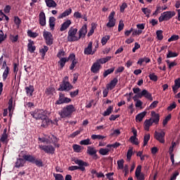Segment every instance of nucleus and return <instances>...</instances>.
<instances>
[{
  "instance_id": "nucleus-1",
  "label": "nucleus",
  "mask_w": 180,
  "mask_h": 180,
  "mask_svg": "<svg viewBox=\"0 0 180 180\" xmlns=\"http://www.w3.org/2000/svg\"><path fill=\"white\" fill-rule=\"evenodd\" d=\"M19 157L21 158L16 159L15 168H22V167H25V164H26V162L34 164L36 167H38L39 168L44 167V164H43V160L41 159H37L34 155L27 154V151H21Z\"/></svg>"
},
{
  "instance_id": "nucleus-2",
  "label": "nucleus",
  "mask_w": 180,
  "mask_h": 180,
  "mask_svg": "<svg viewBox=\"0 0 180 180\" xmlns=\"http://www.w3.org/2000/svg\"><path fill=\"white\" fill-rule=\"evenodd\" d=\"M72 161L79 166H70L68 167V171H77V169H80L82 172H85V167H89V162H84V160L78 158H75L72 159Z\"/></svg>"
},
{
  "instance_id": "nucleus-3",
  "label": "nucleus",
  "mask_w": 180,
  "mask_h": 180,
  "mask_svg": "<svg viewBox=\"0 0 180 180\" xmlns=\"http://www.w3.org/2000/svg\"><path fill=\"white\" fill-rule=\"evenodd\" d=\"M71 89H74V86H72V84L70 83L68 77L65 76L63 78L62 83L60 84L58 91H64L65 92H70Z\"/></svg>"
},
{
  "instance_id": "nucleus-4",
  "label": "nucleus",
  "mask_w": 180,
  "mask_h": 180,
  "mask_svg": "<svg viewBox=\"0 0 180 180\" xmlns=\"http://www.w3.org/2000/svg\"><path fill=\"white\" fill-rule=\"evenodd\" d=\"M77 109L74 106V105H68L63 108L61 110L60 115V117L64 119L65 117H70L74 112H76Z\"/></svg>"
},
{
  "instance_id": "nucleus-5",
  "label": "nucleus",
  "mask_w": 180,
  "mask_h": 180,
  "mask_svg": "<svg viewBox=\"0 0 180 180\" xmlns=\"http://www.w3.org/2000/svg\"><path fill=\"white\" fill-rule=\"evenodd\" d=\"M30 114L36 120L47 119V112L44 110H35L34 112H31Z\"/></svg>"
},
{
  "instance_id": "nucleus-6",
  "label": "nucleus",
  "mask_w": 180,
  "mask_h": 180,
  "mask_svg": "<svg viewBox=\"0 0 180 180\" xmlns=\"http://www.w3.org/2000/svg\"><path fill=\"white\" fill-rule=\"evenodd\" d=\"M78 29L71 27L68 32V41H78L80 39L79 36H77Z\"/></svg>"
},
{
  "instance_id": "nucleus-7",
  "label": "nucleus",
  "mask_w": 180,
  "mask_h": 180,
  "mask_svg": "<svg viewBox=\"0 0 180 180\" xmlns=\"http://www.w3.org/2000/svg\"><path fill=\"white\" fill-rule=\"evenodd\" d=\"M176 13L175 11H165L161 13V15L159 17V22L161 23L164 21L169 20V19H172L174 16H175Z\"/></svg>"
},
{
  "instance_id": "nucleus-8",
  "label": "nucleus",
  "mask_w": 180,
  "mask_h": 180,
  "mask_svg": "<svg viewBox=\"0 0 180 180\" xmlns=\"http://www.w3.org/2000/svg\"><path fill=\"white\" fill-rule=\"evenodd\" d=\"M71 98L65 97L64 94L59 93L58 100L56 101V105H63V103H70Z\"/></svg>"
},
{
  "instance_id": "nucleus-9",
  "label": "nucleus",
  "mask_w": 180,
  "mask_h": 180,
  "mask_svg": "<svg viewBox=\"0 0 180 180\" xmlns=\"http://www.w3.org/2000/svg\"><path fill=\"white\" fill-rule=\"evenodd\" d=\"M154 137L158 141H159V143H162V144H164V143H165V132H164L163 131H162L161 132L155 131L154 134Z\"/></svg>"
},
{
  "instance_id": "nucleus-10",
  "label": "nucleus",
  "mask_w": 180,
  "mask_h": 180,
  "mask_svg": "<svg viewBox=\"0 0 180 180\" xmlns=\"http://www.w3.org/2000/svg\"><path fill=\"white\" fill-rule=\"evenodd\" d=\"M43 37L47 46H51V44H53V34L51 32L45 31L44 32Z\"/></svg>"
},
{
  "instance_id": "nucleus-11",
  "label": "nucleus",
  "mask_w": 180,
  "mask_h": 180,
  "mask_svg": "<svg viewBox=\"0 0 180 180\" xmlns=\"http://www.w3.org/2000/svg\"><path fill=\"white\" fill-rule=\"evenodd\" d=\"M39 148L40 150H42L46 154H54V151H56V148H53V146L51 145H48V146H42L39 145Z\"/></svg>"
},
{
  "instance_id": "nucleus-12",
  "label": "nucleus",
  "mask_w": 180,
  "mask_h": 180,
  "mask_svg": "<svg viewBox=\"0 0 180 180\" xmlns=\"http://www.w3.org/2000/svg\"><path fill=\"white\" fill-rule=\"evenodd\" d=\"M86 33H88V25L85 24L78 31L79 39H84L86 36Z\"/></svg>"
},
{
  "instance_id": "nucleus-13",
  "label": "nucleus",
  "mask_w": 180,
  "mask_h": 180,
  "mask_svg": "<svg viewBox=\"0 0 180 180\" xmlns=\"http://www.w3.org/2000/svg\"><path fill=\"white\" fill-rule=\"evenodd\" d=\"M93 42L90 41L86 48L84 49V54L86 56H94L95 54V51H92Z\"/></svg>"
},
{
  "instance_id": "nucleus-14",
  "label": "nucleus",
  "mask_w": 180,
  "mask_h": 180,
  "mask_svg": "<svg viewBox=\"0 0 180 180\" xmlns=\"http://www.w3.org/2000/svg\"><path fill=\"white\" fill-rule=\"evenodd\" d=\"M112 89H113V80H111L110 82L106 85V89L103 90V98H106L108 94H109V91H112Z\"/></svg>"
},
{
  "instance_id": "nucleus-15",
  "label": "nucleus",
  "mask_w": 180,
  "mask_h": 180,
  "mask_svg": "<svg viewBox=\"0 0 180 180\" xmlns=\"http://www.w3.org/2000/svg\"><path fill=\"white\" fill-rule=\"evenodd\" d=\"M86 153L87 154H89V155H94V158H95V160H98V155L96 154V153H98V150H96L95 148L88 146Z\"/></svg>"
},
{
  "instance_id": "nucleus-16",
  "label": "nucleus",
  "mask_w": 180,
  "mask_h": 180,
  "mask_svg": "<svg viewBox=\"0 0 180 180\" xmlns=\"http://www.w3.org/2000/svg\"><path fill=\"white\" fill-rule=\"evenodd\" d=\"M152 117L150 118L151 121L155 124H158L160 123V114H157L155 111L151 112Z\"/></svg>"
},
{
  "instance_id": "nucleus-17",
  "label": "nucleus",
  "mask_w": 180,
  "mask_h": 180,
  "mask_svg": "<svg viewBox=\"0 0 180 180\" xmlns=\"http://www.w3.org/2000/svg\"><path fill=\"white\" fill-rule=\"evenodd\" d=\"M101 64H98L97 62H95L93 63L91 71L93 72V74H98L99 71H101Z\"/></svg>"
},
{
  "instance_id": "nucleus-18",
  "label": "nucleus",
  "mask_w": 180,
  "mask_h": 180,
  "mask_svg": "<svg viewBox=\"0 0 180 180\" xmlns=\"http://www.w3.org/2000/svg\"><path fill=\"white\" fill-rule=\"evenodd\" d=\"M72 13V9L69 8L68 9L65 10L63 13L60 14L58 17V19H64V18H67V16H70Z\"/></svg>"
},
{
  "instance_id": "nucleus-19",
  "label": "nucleus",
  "mask_w": 180,
  "mask_h": 180,
  "mask_svg": "<svg viewBox=\"0 0 180 180\" xmlns=\"http://www.w3.org/2000/svg\"><path fill=\"white\" fill-rule=\"evenodd\" d=\"M39 25L41 26H46V13L44 12H41L39 15Z\"/></svg>"
},
{
  "instance_id": "nucleus-20",
  "label": "nucleus",
  "mask_w": 180,
  "mask_h": 180,
  "mask_svg": "<svg viewBox=\"0 0 180 180\" xmlns=\"http://www.w3.org/2000/svg\"><path fill=\"white\" fill-rule=\"evenodd\" d=\"M25 89L27 96H33V92H34V86L30 84L29 86H26Z\"/></svg>"
},
{
  "instance_id": "nucleus-21",
  "label": "nucleus",
  "mask_w": 180,
  "mask_h": 180,
  "mask_svg": "<svg viewBox=\"0 0 180 180\" xmlns=\"http://www.w3.org/2000/svg\"><path fill=\"white\" fill-rule=\"evenodd\" d=\"M180 88V77L174 80V85L172 86V91L174 94L178 92V89Z\"/></svg>"
},
{
  "instance_id": "nucleus-22",
  "label": "nucleus",
  "mask_w": 180,
  "mask_h": 180,
  "mask_svg": "<svg viewBox=\"0 0 180 180\" xmlns=\"http://www.w3.org/2000/svg\"><path fill=\"white\" fill-rule=\"evenodd\" d=\"M30 42L27 44V50L30 51V53H33L34 51H36V46H33L34 44V41L30 40Z\"/></svg>"
},
{
  "instance_id": "nucleus-23",
  "label": "nucleus",
  "mask_w": 180,
  "mask_h": 180,
  "mask_svg": "<svg viewBox=\"0 0 180 180\" xmlns=\"http://www.w3.org/2000/svg\"><path fill=\"white\" fill-rule=\"evenodd\" d=\"M8 110L9 112V116L10 117H12V109H15V106H13V98H11L8 103Z\"/></svg>"
},
{
  "instance_id": "nucleus-24",
  "label": "nucleus",
  "mask_w": 180,
  "mask_h": 180,
  "mask_svg": "<svg viewBox=\"0 0 180 180\" xmlns=\"http://www.w3.org/2000/svg\"><path fill=\"white\" fill-rule=\"evenodd\" d=\"M70 25H71V21L70 20H66L61 25L60 31L64 32V30H67V29H68V27H70Z\"/></svg>"
},
{
  "instance_id": "nucleus-25",
  "label": "nucleus",
  "mask_w": 180,
  "mask_h": 180,
  "mask_svg": "<svg viewBox=\"0 0 180 180\" xmlns=\"http://www.w3.org/2000/svg\"><path fill=\"white\" fill-rule=\"evenodd\" d=\"M153 121L149 119V120H146V121L144 122V129L146 131H150V127L153 126Z\"/></svg>"
},
{
  "instance_id": "nucleus-26",
  "label": "nucleus",
  "mask_w": 180,
  "mask_h": 180,
  "mask_svg": "<svg viewBox=\"0 0 180 180\" xmlns=\"http://www.w3.org/2000/svg\"><path fill=\"white\" fill-rule=\"evenodd\" d=\"M143 97L146 99H148V101H153V94L151 93L148 92L146 89L142 90Z\"/></svg>"
},
{
  "instance_id": "nucleus-27",
  "label": "nucleus",
  "mask_w": 180,
  "mask_h": 180,
  "mask_svg": "<svg viewBox=\"0 0 180 180\" xmlns=\"http://www.w3.org/2000/svg\"><path fill=\"white\" fill-rule=\"evenodd\" d=\"M45 4L48 8H56L57 3L54 0H45Z\"/></svg>"
},
{
  "instance_id": "nucleus-28",
  "label": "nucleus",
  "mask_w": 180,
  "mask_h": 180,
  "mask_svg": "<svg viewBox=\"0 0 180 180\" xmlns=\"http://www.w3.org/2000/svg\"><path fill=\"white\" fill-rule=\"evenodd\" d=\"M49 23V27L51 30L52 31L54 30V27H56V18L50 17Z\"/></svg>"
},
{
  "instance_id": "nucleus-29",
  "label": "nucleus",
  "mask_w": 180,
  "mask_h": 180,
  "mask_svg": "<svg viewBox=\"0 0 180 180\" xmlns=\"http://www.w3.org/2000/svg\"><path fill=\"white\" fill-rule=\"evenodd\" d=\"M8 129L6 128L4 129L3 134L1 135V137L0 139V141L1 143H5L6 140H8Z\"/></svg>"
},
{
  "instance_id": "nucleus-30",
  "label": "nucleus",
  "mask_w": 180,
  "mask_h": 180,
  "mask_svg": "<svg viewBox=\"0 0 180 180\" xmlns=\"http://www.w3.org/2000/svg\"><path fill=\"white\" fill-rule=\"evenodd\" d=\"M147 115V112L144 111L139 114H138L136 116V122H143V119H144V117Z\"/></svg>"
},
{
  "instance_id": "nucleus-31",
  "label": "nucleus",
  "mask_w": 180,
  "mask_h": 180,
  "mask_svg": "<svg viewBox=\"0 0 180 180\" xmlns=\"http://www.w3.org/2000/svg\"><path fill=\"white\" fill-rule=\"evenodd\" d=\"M110 58H112L111 56H106L105 58H101L96 60V63L98 64H105V63H108V61L110 60Z\"/></svg>"
},
{
  "instance_id": "nucleus-32",
  "label": "nucleus",
  "mask_w": 180,
  "mask_h": 180,
  "mask_svg": "<svg viewBox=\"0 0 180 180\" xmlns=\"http://www.w3.org/2000/svg\"><path fill=\"white\" fill-rule=\"evenodd\" d=\"M109 22L107 23V27H113V11H112L108 17Z\"/></svg>"
},
{
  "instance_id": "nucleus-33",
  "label": "nucleus",
  "mask_w": 180,
  "mask_h": 180,
  "mask_svg": "<svg viewBox=\"0 0 180 180\" xmlns=\"http://www.w3.org/2000/svg\"><path fill=\"white\" fill-rule=\"evenodd\" d=\"M72 148L75 151V153H81V151H82V150H84V148L79 145L77 144H74L72 146Z\"/></svg>"
},
{
  "instance_id": "nucleus-34",
  "label": "nucleus",
  "mask_w": 180,
  "mask_h": 180,
  "mask_svg": "<svg viewBox=\"0 0 180 180\" xmlns=\"http://www.w3.org/2000/svg\"><path fill=\"white\" fill-rule=\"evenodd\" d=\"M65 63H68V60L67 58H61L60 60L58 62L60 68H64V65H65Z\"/></svg>"
},
{
  "instance_id": "nucleus-35",
  "label": "nucleus",
  "mask_w": 180,
  "mask_h": 180,
  "mask_svg": "<svg viewBox=\"0 0 180 180\" xmlns=\"http://www.w3.org/2000/svg\"><path fill=\"white\" fill-rule=\"evenodd\" d=\"M27 34L28 37H32V39H36L37 36H39V34L37 32H33L31 30H28L27 32Z\"/></svg>"
},
{
  "instance_id": "nucleus-36",
  "label": "nucleus",
  "mask_w": 180,
  "mask_h": 180,
  "mask_svg": "<svg viewBox=\"0 0 180 180\" xmlns=\"http://www.w3.org/2000/svg\"><path fill=\"white\" fill-rule=\"evenodd\" d=\"M178 53L172 52V51H168V53L167 54V58H174L175 57H178Z\"/></svg>"
},
{
  "instance_id": "nucleus-37",
  "label": "nucleus",
  "mask_w": 180,
  "mask_h": 180,
  "mask_svg": "<svg viewBox=\"0 0 180 180\" xmlns=\"http://www.w3.org/2000/svg\"><path fill=\"white\" fill-rule=\"evenodd\" d=\"M9 71H11V69L9 67L6 66L4 73H3V81H6V78H8V75L9 74Z\"/></svg>"
},
{
  "instance_id": "nucleus-38",
  "label": "nucleus",
  "mask_w": 180,
  "mask_h": 180,
  "mask_svg": "<svg viewBox=\"0 0 180 180\" xmlns=\"http://www.w3.org/2000/svg\"><path fill=\"white\" fill-rule=\"evenodd\" d=\"M49 51V46H44V48H42L40 50V53L41 54V57L42 58H44V57L46 56V53Z\"/></svg>"
},
{
  "instance_id": "nucleus-39",
  "label": "nucleus",
  "mask_w": 180,
  "mask_h": 180,
  "mask_svg": "<svg viewBox=\"0 0 180 180\" xmlns=\"http://www.w3.org/2000/svg\"><path fill=\"white\" fill-rule=\"evenodd\" d=\"M110 150L109 148H101L98 151L99 154L101 155H108Z\"/></svg>"
},
{
  "instance_id": "nucleus-40",
  "label": "nucleus",
  "mask_w": 180,
  "mask_h": 180,
  "mask_svg": "<svg viewBox=\"0 0 180 180\" xmlns=\"http://www.w3.org/2000/svg\"><path fill=\"white\" fill-rule=\"evenodd\" d=\"M112 110H113V106H109L107 110L103 112V116H109L112 113Z\"/></svg>"
},
{
  "instance_id": "nucleus-41",
  "label": "nucleus",
  "mask_w": 180,
  "mask_h": 180,
  "mask_svg": "<svg viewBox=\"0 0 180 180\" xmlns=\"http://www.w3.org/2000/svg\"><path fill=\"white\" fill-rule=\"evenodd\" d=\"M79 144L81 146H89V145L92 144V143L91 142V139H87L82 140L79 142Z\"/></svg>"
},
{
  "instance_id": "nucleus-42",
  "label": "nucleus",
  "mask_w": 180,
  "mask_h": 180,
  "mask_svg": "<svg viewBox=\"0 0 180 180\" xmlns=\"http://www.w3.org/2000/svg\"><path fill=\"white\" fill-rule=\"evenodd\" d=\"M148 77L150 81H154V82H157L158 81V76L155 75V73H150Z\"/></svg>"
},
{
  "instance_id": "nucleus-43",
  "label": "nucleus",
  "mask_w": 180,
  "mask_h": 180,
  "mask_svg": "<svg viewBox=\"0 0 180 180\" xmlns=\"http://www.w3.org/2000/svg\"><path fill=\"white\" fill-rule=\"evenodd\" d=\"M150 134H146L143 137V147H146L150 141Z\"/></svg>"
},
{
  "instance_id": "nucleus-44",
  "label": "nucleus",
  "mask_w": 180,
  "mask_h": 180,
  "mask_svg": "<svg viewBox=\"0 0 180 180\" xmlns=\"http://www.w3.org/2000/svg\"><path fill=\"white\" fill-rule=\"evenodd\" d=\"M42 120V123H41V127H47V126H49L50 124V120H49V118H45Z\"/></svg>"
},
{
  "instance_id": "nucleus-45",
  "label": "nucleus",
  "mask_w": 180,
  "mask_h": 180,
  "mask_svg": "<svg viewBox=\"0 0 180 180\" xmlns=\"http://www.w3.org/2000/svg\"><path fill=\"white\" fill-rule=\"evenodd\" d=\"M10 40L12 43H16L19 40V35L10 34Z\"/></svg>"
},
{
  "instance_id": "nucleus-46",
  "label": "nucleus",
  "mask_w": 180,
  "mask_h": 180,
  "mask_svg": "<svg viewBox=\"0 0 180 180\" xmlns=\"http://www.w3.org/2000/svg\"><path fill=\"white\" fill-rule=\"evenodd\" d=\"M162 30H158L156 32V36H157V39L158 40H162V39H164V35H162Z\"/></svg>"
},
{
  "instance_id": "nucleus-47",
  "label": "nucleus",
  "mask_w": 180,
  "mask_h": 180,
  "mask_svg": "<svg viewBox=\"0 0 180 180\" xmlns=\"http://www.w3.org/2000/svg\"><path fill=\"white\" fill-rule=\"evenodd\" d=\"M91 139L92 140H103V139H105V136L102 135L93 134L91 135Z\"/></svg>"
},
{
  "instance_id": "nucleus-48",
  "label": "nucleus",
  "mask_w": 180,
  "mask_h": 180,
  "mask_svg": "<svg viewBox=\"0 0 180 180\" xmlns=\"http://www.w3.org/2000/svg\"><path fill=\"white\" fill-rule=\"evenodd\" d=\"M131 155H133V148L129 149L127 153V160L128 161L131 160Z\"/></svg>"
},
{
  "instance_id": "nucleus-49",
  "label": "nucleus",
  "mask_w": 180,
  "mask_h": 180,
  "mask_svg": "<svg viewBox=\"0 0 180 180\" xmlns=\"http://www.w3.org/2000/svg\"><path fill=\"white\" fill-rule=\"evenodd\" d=\"M176 40H179V35L174 34L170 38L168 39L169 43H171V41H176Z\"/></svg>"
},
{
  "instance_id": "nucleus-50",
  "label": "nucleus",
  "mask_w": 180,
  "mask_h": 180,
  "mask_svg": "<svg viewBox=\"0 0 180 180\" xmlns=\"http://www.w3.org/2000/svg\"><path fill=\"white\" fill-rule=\"evenodd\" d=\"M171 117H172V115L171 114H169L165 120H163V122H162V124L163 126H167V124H168V122H169V120H171Z\"/></svg>"
},
{
  "instance_id": "nucleus-51",
  "label": "nucleus",
  "mask_w": 180,
  "mask_h": 180,
  "mask_svg": "<svg viewBox=\"0 0 180 180\" xmlns=\"http://www.w3.org/2000/svg\"><path fill=\"white\" fill-rule=\"evenodd\" d=\"M55 180H64V176L61 174H53Z\"/></svg>"
},
{
  "instance_id": "nucleus-52",
  "label": "nucleus",
  "mask_w": 180,
  "mask_h": 180,
  "mask_svg": "<svg viewBox=\"0 0 180 180\" xmlns=\"http://www.w3.org/2000/svg\"><path fill=\"white\" fill-rule=\"evenodd\" d=\"M129 140L131 143H132L133 144H135V146H139V142L136 141V140H137V136H132L130 137Z\"/></svg>"
},
{
  "instance_id": "nucleus-53",
  "label": "nucleus",
  "mask_w": 180,
  "mask_h": 180,
  "mask_svg": "<svg viewBox=\"0 0 180 180\" xmlns=\"http://www.w3.org/2000/svg\"><path fill=\"white\" fill-rule=\"evenodd\" d=\"M124 164V160H118L117 161L118 169H123Z\"/></svg>"
},
{
  "instance_id": "nucleus-54",
  "label": "nucleus",
  "mask_w": 180,
  "mask_h": 180,
  "mask_svg": "<svg viewBox=\"0 0 180 180\" xmlns=\"http://www.w3.org/2000/svg\"><path fill=\"white\" fill-rule=\"evenodd\" d=\"M53 92H54V89L53 87H49L45 91L46 95H53Z\"/></svg>"
},
{
  "instance_id": "nucleus-55",
  "label": "nucleus",
  "mask_w": 180,
  "mask_h": 180,
  "mask_svg": "<svg viewBox=\"0 0 180 180\" xmlns=\"http://www.w3.org/2000/svg\"><path fill=\"white\" fill-rule=\"evenodd\" d=\"M109 39H110V36L103 37L101 39V44H103V46H105V44L108 43V40H109Z\"/></svg>"
},
{
  "instance_id": "nucleus-56",
  "label": "nucleus",
  "mask_w": 180,
  "mask_h": 180,
  "mask_svg": "<svg viewBox=\"0 0 180 180\" xmlns=\"http://www.w3.org/2000/svg\"><path fill=\"white\" fill-rule=\"evenodd\" d=\"M14 23L16 25V26H20V23H22V20L19 17L15 16L14 17Z\"/></svg>"
},
{
  "instance_id": "nucleus-57",
  "label": "nucleus",
  "mask_w": 180,
  "mask_h": 180,
  "mask_svg": "<svg viewBox=\"0 0 180 180\" xmlns=\"http://www.w3.org/2000/svg\"><path fill=\"white\" fill-rule=\"evenodd\" d=\"M140 174H141V165H139L135 171V176H139Z\"/></svg>"
},
{
  "instance_id": "nucleus-58",
  "label": "nucleus",
  "mask_w": 180,
  "mask_h": 180,
  "mask_svg": "<svg viewBox=\"0 0 180 180\" xmlns=\"http://www.w3.org/2000/svg\"><path fill=\"white\" fill-rule=\"evenodd\" d=\"M175 108H176V103L173 102L172 104L169 105V107H167V110H169V112H171L173 109H175Z\"/></svg>"
},
{
  "instance_id": "nucleus-59",
  "label": "nucleus",
  "mask_w": 180,
  "mask_h": 180,
  "mask_svg": "<svg viewBox=\"0 0 180 180\" xmlns=\"http://www.w3.org/2000/svg\"><path fill=\"white\" fill-rule=\"evenodd\" d=\"M78 94H79V89H77L74 91L70 92V95L72 98H75V96H77L78 95Z\"/></svg>"
},
{
  "instance_id": "nucleus-60",
  "label": "nucleus",
  "mask_w": 180,
  "mask_h": 180,
  "mask_svg": "<svg viewBox=\"0 0 180 180\" xmlns=\"http://www.w3.org/2000/svg\"><path fill=\"white\" fill-rule=\"evenodd\" d=\"M112 72H113V68L105 70L103 73L104 78H106V77L108 76L109 74H112Z\"/></svg>"
},
{
  "instance_id": "nucleus-61",
  "label": "nucleus",
  "mask_w": 180,
  "mask_h": 180,
  "mask_svg": "<svg viewBox=\"0 0 180 180\" xmlns=\"http://www.w3.org/2000/svg\"><path fill=\"white\" fill-rule=\"evenodd\" d=\"M81 134V129H79L73 132L72 134H70V137H71V139H74L75 137H77L78 134Z\"/></svg>"
},
{
  "instance_id": "nucleus-62",
  "label": "nucleus",
  "mask_w": 180,
  "mask_h": 180,
  "mask_svg": "<svg viewBox=\"0 0 180 180\" xmlns=\"http://www.w3.org/2000/svg\"><path fill=\"white\" fill-rule=\"evenodd\" d=\"M73 16L76 19H82V14H81V13H79L78 11L75 12Z\"/></svg>"
},
{
  "instance_id": "nucleus-63",
  "label": "nucleus",
  "mask_w": 180,
  "mask_h": 180,
  "mask_svg": "<svg viewBox=\"0 0 180 180\" xmlns=\"http://www.w3.org/2000/svg\"><path fill=\"white\" fill-rule=\"evenodd\" d=\"M124 27V23L122 20L120 21L118 25V32H122V30Z\"/></svg>"
},
{
  "instance_id": "nucleus-64",
  "label": "nucleus",
  "mask_w": 180,
  "mask_h": 180,
  "mask_svg": "<svg viewBox=\"0 0 180 180\" xmlns=\"http://www.w3.org/2000/svg\"><path fill=\"white\" fill-rule=\"evenodd\" d=\"M136 176V179H138V180H144V179H146V177H145L143 173H141V174H139V176Z\"/></svg>"
}]
</instances>
